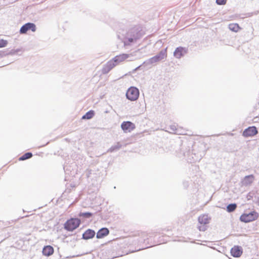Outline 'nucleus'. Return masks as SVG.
Wrapping results in <instances>:
<instances>
[{"label":"nucleus","instance_id":"obj_1","mask_svg":"<svg viewBox=\"0 0 259 259\" xmlns=\"http://www.w3.org/2000/svg\"><path fill=\"white\" fill-rule=\"evenodd\" d=\"M128 57L129 55L126 54H122L117 55L107 63V66L109 69H111L120 63L125 61Z\"/></svg>","mask_w":259,"mask_h":259},{"label":"nucleus","instance_id":"obj_2","mask_svg":"<svg viewBox=\"0 0 259 259\" xmlns=\"http://www.w3.org/2000/svg\"><path fill=\"white\" fill-rule=\"evenodd\" d=\"M210 218L207 214H203L200 215L198 218V229L200 231L204 232L207 229V225L209 223Z\"/></svg>","mask_w":259,"mask_h":259},{"label":"nucleus","instance_id":"obj_3","mask_svg":"<svg viewBox=\"0 0 259 259\" xmlns=\"http://www.w3.org/2000/svg\"><path fill=\"white\" fill-rule=\"evenodd\" d=\"M80 224V220L77 218H71L64 224V228L67 231H72L78 228Z\"/></svg>","mask_w":259,"mask_h":259},{"label":"nucleus","instance_id":"obj_4","mask_svg":"<svg viewBox=\"0 0 259 259\" xmlns=\"http://www.w3.org/2000/svg\"><path fill=\"white\" fill-rule=\"evenodd\" d=\"M258 217V213L253 211L248 213H244L240 217V220L244 223H249L256 220Z\"/></svg>","mask_w":259,"mask_h":259},{"label":"nucleus","instance_id":"obj_5","mask_svg":"<svg viewBox=\"0 0 259 259\" xmlns=\"http://www.w3.org/2000/svg\"><path fill=\"white\" fill-rule=\"evenodd\" d=\"M139 96V91L136 87H130L126 91V97L129 100L136 101L138 99Z\"/></svg>","mask_w":259,"mask_h":259},{"label":"nucleus","instance_id":"obj_6","mask_svg":"<svg viewBox=\"0 0 259 259\" xmlns=\"http://www.w3.org/2000/svg\"><path fill=\"white\" fill-rule=\"evenodd\" d=\"M130 35L132 36V37L125 38V39L124 41V44L125 45H130L132 42L137 40L141 36V34L139 32L137 31H131L130 32Z\"/></svg>","mask_w":259,"mask_h":259},{"label":"nucleus","instance_id":"obj_7","mask_svg":"<svg viewBox=\"0 0 259 259\" xmlns=\"http://www.w3.org/2000/svg\"><path fill=\"white\" fill-rule=\"evenodd\" d=\"M28 30H31L32 32L36 31V26L32 23H27L23 25L20 29L21 34H25Z\"/></svg>","mask_w":259,"mask_h":259},{"label":"nucleus","instance_id":"obj_8","mask_svg":"<svg viewBox=\"0 0 259 259\" xmlns=\"http://www.w3.org/2000/svg\"><path fill=\"white\" fill-rule=\"evenodd\" d=\"M121 127L124 132L127 133L132 132L136 126L134 123L131 121H124L122 123Z\"/></svg>","mask_w":259,"mask_h":259},{"label":"nucleus","instance_id":"obj_9","mask_svg":"<svg viewBox=\"0 0 259 259\" xmlns=\"http://www.w3.org/2000/svg\"><path fill=\"white\" fill-rule=\"evenodd\" d=\"M166 50L162 51L157 55L151 58L150 61L151 63H155L166 58Z\"/></svg>","mask_w":259,"mask_h":259},{"label":"nucleus","instance_id":"obj_10","mask_svg":"<svg viewBox=\"0 0 259 259\" xmlns=\"http://www.w3.org/2000/svg\"><path fill=\"white\" fill-rule=\"evenodd\" d=\"M257 131L255 126H250L245 130L243 133L244 137L253 136L257 134Z\"/></svg>","mask_w":259,"mask_h":259},{"label":"nucleus","instance_id":"obj_11","mask_svg":"<svg viewBox=\"0 0 259 259\" xmlns=\"http://www.w3.org/2000/svg\"><path fill=\"white\" fill-rule=\"evenodd\" d=\"M231 253L234 257H238L242 254V250L240 247L235 246L231 249Z\"/></svg>","mask_w":259,"mask_h":259},{"label":"nucleus","instance_id":"obj_12","mask_svg":"<svg viewBox=\"0 0 259 259\" xmlns=\"http://www.w3.org/2000/svg\"><path fill=\"white\" fill-rule=\"evenodd\" d=\"M187 53V50L183 47L177 48L174 52V56L177 58H180Z\"/></svg>","mask_w":259,"mask_h":259},{"label":"nucleus","instance_id":"obj_13","mask_svg":"<svg viewBox=\"0 0 259 259\" xmlns=\"http://www.w3.org/2000/svg\"><path fill=\"white\" fill-rule=\"evenodd\" d=\"M54 250L52 246L50 245L45 246L42 249V254L45 256H50L54 253Z\"/></svg>","mask_w":259,"mask_h":259},{"label":"nucleus","instance_id":"obj_14","mask_svg":"<svg viewBox=\"0 0 259 259\" xmlns=\"http://www.w3.org/2000/svg\"><path fill=\"white\" fill-rule=\"evenodd\" d=\"M109 231L107 228H103L100 229L97 233V238H102L108 235Z\"/></svg>","mask_w":259,"mask_h":259},{"label":"nucleus","instance_id":"obj_15","mask_svg":"<svg viewBox=\"0 0 259 259\" xmlns=\"http://www.w3.org/2000/svg\"><path fill=\"white\" fill-rule=\"evenodd\" d=\"M95 235V232L94 231L88 229L83 234V238L84 239H91L94 237Z\"/></svg>","mask_w":259,"mask_h":259},{"label":"nucleus","instance_id":"obj_16","mask_svg":"<svg viewBox=\"0 0 259 259\" xmlns=\"http://www.w3.org/2000/svg\"><path fill=\"white\" fill-rule=\"evenodd\" d=\"M254 177L252 175L245 177L243 182L245 185H248L252 183L254 180Z\"/></svg>","mask_w":259,"mask_h":259},{"label":"nucleus","instance_id":"obj_17","mask_svg":"<svg viewBox=\"0 0 259 259\" xmlns=\"http://www.w3.org/2000/svg\"><path fill=\"white\" fill-rule=\"evenodd\" d=\"M229 28L231 31L234 32H238L241 29L240 27L237 23L230 24L229 25Z\"/></svg>","mask_w":259,"mask_h":259},{"label":"nucleus","instance_id":"obj_18","mask_svg":"<svg viewBox=\"0 0 259 259\" xmlns=\"http://www.w3.org/2000/svg\"><path fill=\"white\" fill-rule=\"evenodd\" d=\"M95 112L93 110H90L87 112L85 115L82 117L83 119H90L93 117Z\"/></svg>","mask_w":259,"mask_h":259},{"label":"nucleus","instance_id":"obj_19","mask_svg":"<svg viewBox=\"0 0 259 259\" xmlns=\"http://www.w3.org/2000/svg\"><path fill=\"white\" fill-rule=\"evenodd\" d=\"M32 156V154L30 152H27L25 153L22 156H21L19 160L20 161L25 160L27 159L30 158Z\"/></svg>","mask_w":259,"mask_h":259},{"label":"nucleus","instance_id":"obj_20","mask_svg":"<svg viewBox=\"0 0 259 259\" xmlns=\"http://www.w3.org/2000/svg\"><path fill=\"white\" fill-rule=\"evenodd\" d=\"M237 208V205L235 203L230 204L227 207V211L229 212L234 211Z\"/></svg>","mask_w":259,"mask_h":259},{"label":"nucleus","instance_id":"obj_21","mask_svg":"<svg viewBox=\"0 0 259 259\" xmlns=\"http://www.w3.org/2000/svg\"><path fill=\"white\" fill-rule=\"evenodd\" d=\"M8 45V41L4 39H0V48H4Z\"/></svg>","mask_w":259,"mask_h":259},{"label":"nucleus","instance_id":"obj_22","mask_svg":"<svg viewBox=\"0 0 259 259\" xmlns=\"http://www.w3.org/2000/svg\"><path fill=\"white\" fill-rule=\"evenodd\" d=\"M92 215L90 212H81L79 214V217H83L84 218H90Z\"/></svg>","mask_w":259,"mask_h":259},{"label":"nucleus","instance_id":"obj_23","mask_svg":"<svg viewBox=\"0 0 259 259\" xmlns=\"http://www.w3.org/2000/svg\"><path fill=\"white\" fill-rule=\"evenodd\" d=\"M227 0H216V2L218 5H225L226 3Z\"/></svg>","mask_w":259,"mask_h":259},{"label":"nucleus","instance_id":"obj_24","mask_svg":"<svg viewBox=\"0 0 259 259\" xmlns=\"http://www.w3.org/2000/svg\"><path fill=\"white\" fill-rule=\"evenodd\" d=\"M257 204L259 205V199L257 200Z\"/></svg>","mask_w":259,"mask_h":259}]
</instances>
